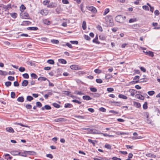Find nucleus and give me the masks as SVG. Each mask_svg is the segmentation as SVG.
<instances>
[{"mask_svg": "<svg viewBox=\"0 0 160 160\" xmlns=\"http://www.w3.org/2000/svg\"><path fill=\"white\" fill-rule=\"evenodd\" d=\"M86 8L92 12L94 13L97 12L96 8L93 6L89 5L87 6H86Z\"/></svg>", "mask_w": 160, "mask_h": 160, "instance_id": "f257e3e1", "label": "nucleus"}, {"mask_svg": "<svg viewBox=\"0 0 160 160\" xmlns=\"http://www.w3.org/2000/svg\"><path fill=\"white\" fill-rule=\"evenodd\" d=\"M88 133L92 134H100L101 132L98 130L90 129V131H89Z\"/></svg>", "mask_w": 160, "mask_h": 160, "instance_id": "f03ea898", "label": "nucleus"}, {"mask_svg": "<svg viewBox=\"0 0 160 160\" xmlns=\"http://www.w3.org/2000/svg\"><path fill=\"white\" fill-rule=\"evenodd\" d=\"M70 68L74 70H79L81 69L80 67L77 65H71Z\"/></svg>", "mask_w": 160, "mask_h": 160, "instance_id": "7ed1b4c3", "label": "nucleus"}, {"mask_svg": "<svg viewBox=\"0 0 160 160\" xmlns=\"http://www.w3.org/2000/svg\"><path fill=\"white\" fill-rule=\"evenodd\" d=\"M143 52L144 53H145L146 55H148L150 56L151 57H153V53L152 52L150 51H143Z\"/></svg>", "mask_w": 160, "mask_h": 160, "instance_id": "20e7f679", "label": "nucleus"}, {"mask_svg": "<svg viewBox=\"0 0 160 160\" xmlns=\"http://www.w3.org/2000/svg\"><path fill=\"white\" fill-rule=\"evenodd\" d=\"M57 4L54 2H52L47 6V7L48 8H53L56 7Z\"/></svg>", "mask_w": 160, "mask_h": 160, "instance_id": "39448f33", "label": "nucleus"}, {"mask_svg": "<svg viewBox=\"0 0 160 160\" xmlns=\"http://www.w3.org/2000/svg\"><path fill=\"white\" fill-rule=\"evenodd\" d=\"M48 11L46 10H42L40 12V13L42 15L46 16L48 14Z\"/></svg>", "mask_w": 160, "mask_h": 160, "instance_id": "423d86ee", "label": "nucleus"}, {"mask_svg": "<svg viewBox=\"0 0 160 160\" xmlns=\"http://www.w3.org/2000/svg\"><path fill=\"white\" fill-rule=\"evenodd\" d=\"M129 92L131 93V95L132 96H134L135 94L137 92V91L133 89H130Z\"/></svg>", "mask_w": 160, "mask_h": 160, "instance_id": "0eeeda50", "label": "nucleus"}, {"mask_svg": "<svg viewBox=\"0 0 160 160\" xmlns=\"http://www.w3.org/2000/svg\"><path fill=\"white\" fill-rule=\"evenodd\" d=\"M54 121L56 122H65L66 121V119L64 118H59L55 119Z\"/></svg>", "mask_w": 160, "mask_h": 160, "instance_id": "6e6552de", "label": "nucleus"}, {"mask_svg": "<svg viewBox=\"0 0 160 160\" xmlns=\"http://www.w3.org/2000/svg\"><path fill=\"white\" fill-rule=\"evenodd\" d=\"M51 109V106L48 105H45L44 107H42L41 108V109L42 110H44L45 109L46 110H50Z\"/></svg>", "mask_w": 160, "mask_h": 160, "instance_id": "1a4fd4ad", "label": "nucleus"}, {"mask_svg": "<svg viewBox=\"0 0 160 160\" xmlns=\"http://www.w3.org/2000/svg\"><path fill=\"white\" fill-rule=\"evenodd\" d=\"M152 25L154 27L153 29H160V26L157 27V26L158 25V24L157 22H153L152 23Z\"/></svg>", "mask_w": 160, "mask_h": 160, "instance_id": "9d476101", "label": "nucleus"}, {"mask_svg": "<svg viewBox=\"0 0 160 160\" xmlns=\"http://www.w3.org/2000/svg\"><path fill=\"white\" fill-rule=\"evenodd\" d=\"M42 22L44 24L48 25H49L50 23V21L48 20L47 19H43L42 20Z\"/></svg>", "mask_w": 160, "mask_h": 160, "instance_id": "9b49d317", "label": "nucleus"}, {"mask_svg": "<svg viewBox=\"0 0 160 160\" xmlns=\"http://www.w3.org/2000/svg\"><path fill=\"white\" fill-rule=\"evenodd\" d=\"M135 97L140 100H143L144 98V97L142 95L137 94L135 95Z\"/></svg>", "mask_w": 160, "mask_h": 160, "instance_id": "f8f14e48", "label": "nucleus"}, {"mask_svg": "<svg viewBox=\"0 0 160 160\" xmlns=\"http://www.w3.org/2000/svg\"><path fill=\"white\" fill-rule=\"evenodd\" d=\"M11 153L13 155H20V152L16 151H12L11 152Z\"/></svg>", "mask_w": 160, "mask_h": 160, "instance_id": "ddd939ff", "label": "nucleus"}, {"mask_svg": "<svg viewBox=\"0 0 160 160\" xmlns=\"http://www.w3.org/2000/svg\"><path fill=\"white\" fill-rule=\"evenodd\" d=\"M38 80L40 82H42L43 81H45L46 80L47 81V80H48V79H47L46 78L42 77H40L38 78Z\"/></svg>", "mask_w": 160, "mask_h": 160, "instance_id": "4468645a", "label": "nucleus"}, {"mask_svg": "<svg viewBox=\"0 0 160 160\" xmlns=\"http://www.w3.org/2000/svg\"><path fill=\"white\" fill-rule=\"evenodd\" d=\"M28 83V81L27 80H24L22 83V85L23 86L25 87L26 86Z\"/></svg>", "mask_w": 160, "mask_h": 160, "instance_id": "2eb2a0df", "label": "nucleus"}, {"mask_svg": "<svg viewBox=\"0 0 160 160\" xmlns=\"http://www.w3.org/2000/svg\"><path fill=\"white\" fill-rule=\"evenodd\" d=\"M6 130L7 131L9 132H14L13 129L11 127L7 128H6Z\"/></svg>", "mask_w": 160, "mask_h": 160, "instance_id": "dca6fc26", "label": "nucleus"}, {"mask_svg": "<svg viewBox=\"0 0 160 160\" xmlns=\"http://www.w3.org/2000/svg\"><path fill=\"white\" fill-rule=\"evenodd\" d=\"M58 62L62 64H65L67 63V61L63 59H59L58 60Z\"/></svg>", "mask_w": 160, "mask_h": 160, "instance_id": "f3484780", "label": "nucleus"}, {"mask_svg": "<svg viewBox=\"0 0 160 160\" xmlns=\"http://www.w3.org/2000/svg\"><path fill=\"white\" fill-rule=\"evenodd\" d=\"M82 98L83 99L87 100H90L92 99V98H90L89 96L87 95L83 96Z\"/></svg>", "mask_w": 160, "mask_h": 160, "instance_id": "a211bd4d", "label": "nucleus"}, {"mask_svg": "<svg viewBox=\"0 0 160 160\" xmlns=\"http://www.w3.org/2000/svg\"><path fill=\"white\" fill-rule=\"evenodd\" d=\"M17 100L20 102H23L24 101V98L23 97H20L17 98Z\"/></svg>", "mask_w": 160, "mask_h": 160, "instance_id": "6ab92c4d", "label": "nucleus"}, {"mask_svg": "<svg viewBox=\"0 0 160 160\" xmlns=\"http://www.w3.org/2000/svg\"><path fill=\"white\" fill-rule=\"evenodd\" d=\"M118 97L120 98H122L124 99H127L128 98L127 97L122 94H119L118 95Z\"/></svg>", "mask_w": 160, "mask_h": 160, "instance_id": "aec40b11", "label": "nucleus"}, {"mask_svg": "<svg viewBox=\"0 0 160 160\" xmlns=\"http://www.w3.org/2000/svg\"><path fill=\"white\" fill-rule=\"evenodd\" d=\"M122 17L121 15H118L115 18L116 21L118 22H119V20L121 19Z\"/></svg>", "mask_w": 160, "mask_h": 160, "instance_id": "412c9836", "label": "nucleus"}, {"mask_svg": "<svg viewBox=\"0 0 160 160\" xmlns=\"http://www.w3.org/2000/svg\"><path fill=\"white\" fill-rule=\"evenodd\" d=\"M27 151H25L23 152H22L21 153H20L19 155L26 157L27 156Z\"/></svg>", "mask_w": 160, "mask_h": 160, "instance_id": "4be33fe9", "label": "nucleus"}, {"mask_svg": "<svg viewBox=\"0 0 160 160\" xmlns=\"http://www.w3.org/2000/svg\"><path fill=\"white\" fill-rule=\"evenodd\" d=\"M28 29L30 30H37L38 28L36 27H30L28 28Z\"/></svg>", "mask_w": 160, "mask_h": 160, "instance_id": "5701e85b", "label": "nucleus"}, {"mask_svg": "<svg viewBox=\"0 0 160 160\" xmlns=\"http://www.w3.org/2000/svg\"><path fill=\"white\" fill-rule=\"evenodd\" d=\"M92 95L94 98H98L100 96V94L98 93H92Z\"/></svg>", "mask_w": 160, "mask_h": 160, "instance_id": "b1692460", "label": "nucleus"}, {"mask_svg": "<svg viewBox=\"0 0 160 160\" xmlns=\"http://www.w3.org/2000/svg\"><path fill=\"white\" fill-rule=\"evenodd\" d=\"M82 27L83 29L84 30H85L86 28V23L85 21H83L82 22Z\"/></svg>", "mask_w": 160, "mask_h": 160, "instance_id": "393cba45", "label": "nucleus"}, {"mask_svg": "<svg viewBox=\"0 0 160 160\" xmlns=\"http://www.w3.org/2000/svg\"><path fill=\"white\" fill-rule=\"evenodd\" d=\"M11 4H8L7 6H6L4 7L5 9H6V11H7V10H8L10 9L11 8Z\"/></svg>", "mask_w": 160, "mask_h": 160, "instance_id": "a878e982", "label": "nucleus"}, {"mask_svg": "<svg viewBox=\"0 0 160 160\" xmlns=\"http://www.w3.org/2000/svg\"><path fill=\"white\" fill-rule=\"evenodd\" d=\"M51 42L52 43L54 44H58L59 43V41L58 40L52 39L51 40Z\"/></svg>", "mask_w": 160, "mask_h": 160, "instance_id": "bb28decb", "label": "nucleus"}, {"mask_svg": "<svg viewBox=\"0 0 160 160\" xmlns=\"http://www.w3.org/2000/svg\"><path fill=\"white\" fill-rule=\"evenodd\" d=\"M27 155H34L35 154V152L32 151H27Z\"/></svg>", "mask_w": 160, "mask_h": 160, "instance_id": "cd10ccee", "label": "nucleus"}, {"mask_svg": "<svg viewBox=\"0 0 160 160\" xmlns=\"http://www.w3.org/2000/svg\"><path fill=\"white\" fill-rule=\"evenodd\" d=\"M29 23V22L28 21H24L22 22V23L21 24V25H27Z\"/></svg>", "mask_w": 160, "mask_h": 160, "instance_id": "c85d7f7f", "label": "nucleus"}, {"mask_svg": "<svg viewBox=\"0 0 160 160\" xmlns=\"http://www.w3.org/2000/svg\"><path fill=\"white\" fill-rule=\"evenodd\" d=\"M14 124H15V125H20L22 126V127H28V128H29V127L27 126V125H24L22 123H18V122H16V123H14Z\"/></svg>", "mask_w": 160, "mask_h": 160, "instance_id": "c756f323", "label": "nucleus"}, {"mask_svg": "<svg viewBox=\"0 0 160 160\" xmlns=\"http://www.w3.org/2000/svg\"><path fill=\"white\" fill-rule=\"evenodd\" d=\"M33 99V98L31 96H28L27 97V100L29 101H31Z\"/></svg>", "mask_w": 160, "mask_h": 160, "instance_id": "7c9ffc66", "label": "nucleus"}, {"mask_svg": "<svg viewBox=\"0 0 160 160\" xmlns=\"http://www.w3.org/2000/svg\"><path fill=\"white\" fill-rule=\"evenodd\" d=\"M11 16L13 18H16L17 16V14L16 13H10Z\"/></svg>", "mask_w": 160, "mask_h": 160, "instance_id": "2f4dec72", "label": "nucleus"}, {"mask_svg": "<svg viewBox=\"0 0 160 160\" xmlns=\"http://www.w3.org/2000/svg\"><path fill=\"white\" fill-rule=\"evenodd\" d=\"M72 107V105L70 103H67L65 104L64 107L65 108H70Z\"/></svg>", "mask_w": 160, "mask_h": 160, "instance_id": "473e14b6", "label": "nucleus"}, {"mask_svg": "<svg viewBox=\"0 0 160 160\" xmlns=\"http://www.w3.org/2000/svg\"><path fill=\"white\" fill-rule=\"evenodd\" d=\"M47 62L51 64H53L54 63V61L52 59H49L47 61Z\"/></svg>", "mask_w": 160, "mask_h": 160, "instance_id": "72a5a7b5", "label": "nucleus"}, {"mask_svg": "<svg viewBox=\"0 0 160 160\" xmlns=\"http://www.w3.org/2000/svg\"><path fill=\"white\" fill-rule=\"evenodd\" d=\"M31 76L32 78H33L34 79H36L38 78V76L37 75L34 73H32L31 74Z\"/></svg>", "mask_w": 160, "mask_h": 160, "instance_id": "f704fd0d", "label": "nucleus"}, {"mask_svg": "<svg viewBox=\"0 0 160 160\" xmlns=\"http://www.w3.org/2000/svg\"><path fill=\"white\" fill-rule=\"evenodd\" d=\"M146 156L147 157H152V158H155L156 157V155L152 154L151 153H148L146 154Z\"/></svg>", "mask_w": 160, "mask_h": 160, "instance_id": "c9c22d12", "label": "nucleus"}, {"mask_svg": "<svg viewBox=\"0 0 160 160\" xmlns=\"http://www.w3.org/2000/svg\"><path fill=\"white\" fill-rule=\"evenodd\" d=\"M98 37H97V36H96L95 38L93 40L92 42H95L97 44H99L100 42H99L98 41Z\"/></svg>", "mask_w": 160, "mask_h": 160, "instance_id": "e433bc0d", "label": "nucleus"}, {"mask_svg": "<svg viewBox=\"0 0 160 160\" xmlns=\"http://www.w3.org/2000/svg\"><path fill=\"white\" fill-rule=\"evenodd\" d=\"M26 7L24 6L23 5V4H22L21 5V7H20V9L21 10V11H22V12H23V11L25 9H26Z\"/></svg>", "mask_w": 160, "mask_h": 160, "instance_id": "4c0bfd02", "label": "nucleus"}, {"mask_svg": "<svg viewBox=\"0 0 160 160\" xmlns=\"http://www.w3.org/2000/svg\"><path fill=\"white\" fill-rule=\"evenodd\" d=\"M94 71L96 73L98 74L102 72V71L98 69H95Z\"/></svg>", "mask_w": 160, "mask_h": 160, "instance_id": "58836bf2", "label": "nucleus"}, {"mask_svg": "<svg viewBox=\"0 0 160 160\" xmlns=\"http://www.w3.org/2000/svg\"><path fill=\"white\" fill-rule=\"evenodd\" d=\"M132 27L133 29H137L139 27V25L138 24H134L132 25Z\"/></svg>", "mask_w": 160, "mask_h": 160, "instance_id": "ea45409f", "label": "nucleus"}, {"mask_svg": "<svg viewBox=\"0 0 160 160\" xmlns=\"http://www.w3.org/2000/svg\"><path fill=\"white\" fill-rule=\"evenodd\" d=\"M52 105L55 107L57 108H59L60 107V105L56 103H53Z\"/></svg>", "mask_w": 160, "mask_h": 160, "instance_id": "a19ab883", "label": "nucleus"}, {"mask_svg": "<svg viewBox=\"0 0 160 160\" xmlns=\"http://www.w3.org/2000/svg\"><path fill=\"white\" fill-rule=\"evenodd\" d=\"M55 10L58 14H59L61 12V8L60 7H58Z\"/></svg>", "mask_w": 160, "mask_h": 160, "instance_id": "79ce46f5", "label": "nucleus"}, {"mask_svg": "<svg viewBox=\"0 0 160 160\" xmlns=\"http://www.w3.org/2000/svg\"><path fill=\"white\" fill-rule=\"evenodd\" d=\"M25 106V107L27 109H31L32 108V105H31L29 104H26Z\"/></svg>", "mask_w": 160, "mask_h": 160, "instance_id": "37998d69", "label": "nucleus"}, {"mask_svg": "<svg viewBox=\"0 0 160 160\" xmlns=\"http://www.w3.org/2000/svg\"><path fill=\"white\" fill-rule=\"evenodd\" d=\"M90 90L92 92H96L97 91V89L95 88H90Z\"/></svg>", "mask_w": 160, "mask_h": 160, "instance_id": "c03bdc74", "label": "nucleus"}, {"mask_svg": "<svg viewBox=\"0 0 160 160\" xmlns=\"http://www.w3.org/2000/svg\"><path fill=\"white\" fill-rule=\"evenodd\" d=\"M109 12V8H106L104 12L103 13V15H105L107 14Z\"/></svg>", "mask_w": 160, "mask_h": 160, "instance_id": "a18cd8bd", "label": "nucleus"}, {"mask_svg": "<svg viewBox=\"0 0 160 160\" xmlns=\"http://www.w3.org/2000/svg\"><path fill=\"white\" fill-rule=\"evenodd\" d=\"M11 82L10 81L7 82L5 83V85L7 87L10 86L11 85Z\"/></svg>", "mask_w": 160, "mask_h": 160, "instance_id": "49530a36", "label": "nucleus"}, {"mask_svg": "<svg viewBox=\"0 0 160 160\" xmlns=\"http://www.w3.org/2000/svg\"><path fill=\"white\" fill-rule=\"evenodd\" d=\"M36 106L37 107H38L39 108H40L42 107V103L39 102H36Z\"/></svg>", "mask_w": 160, "mask_h": 160, "instance_id": "de8ad7c7", "label": "nucleus"}, {"mask_svg": "<svg viewBox=\"0 0 160 160\" xmlns=\"http://www.w3.org/2000/svg\"><path fill=\"white\" fill-rule=\"evenodd\" d=\"M155 93V92L153 91H148V93L150 96L153 95Z\"/></svg>", "mask_w": 160, "mask_h": 160, "instance_id": "09e8293b", "label": "nucleus"}, {"mask_svg": "<svg viewBox=\"0 0 160 160\" xmlns=\"http://www.w3.org/2000/svg\"><path fill=\"white\" fill-rule=\"evenodd\" d=\"M63 92H64L63 93L67 95V96H70V94H71V92L69 91H64Z\"/></svg>", "mask_w": 160, "mask_h": 160, "instance_id": "8fccbe9b", "label": "nucleus"}, {"mask_svg": "<svg viewBox=\"0 0 160 160\" xmlns=\"http://www.w3.org/2000/svg\"><path fill=\"white\" fill-rule=\"evenodd\" d=\"M75 93L77 94H78L80 95H82L84 94L81 92H79L78 91H76L75 92Z\"/></svg>", "mask_w": 160, "mask_h": 160, "instance_id": "3c124183", "label": "nucleus"}, {"mask_svg": "<svg viewBox=\"0 0 160 160\" xmlns=\"http://www.w3.org/2000/svg\"><path fill=\"white\" fill-rule=\"evenodd\" d=\"M8 79L11 81H14V78L13 77L10 76L8 77Z\"/></svg>", "mask_w": 160, "mask_h": 160, "instance_id": "603ef678", "label": "nucleus"}, {"mask_svg": "<svg viewBox=\"0 0 160 160\" xmlns=\"http://www.w3.org/2000/svg\"><path fill=\"white\" fill-rule=\"evenodd\" d=\"M23 77L25 78H29V75L28 73H26L22 75Z\"/></svg>", "mask_w": 160, "mask_h": 160, "instance_id": "864d4df0", "label": "nucleus"}, {"mask_svg": "<svg viewBox=\"0 0 160 160\" xmlns=\"http://www.w3.org/2000/svg\"><path fill=\"white\" fill-rule=\"evenodd\" d=\"M105 147L107 149H110L111 148V146L110 145L108 144H106L105 145Z\"/></svg>", "mask_w": 160, "mask_h": 160, "instance_id": "5fc2aeb1", "label": "nucleus"}, {"mask_svg": "<svg viewBox=\"0 0 160 160\" xmlns=\"http://www.w3.org/2000/svg\"><path fill=\"white\" fill-rule=\"evenodd\" d=\"M142 138L141 136H134L132 138L133 139H139Z\"/></svg>", "mask_w": 160, "mask_h": 160, "instance_id": "6e6d98bb", "label": "nucleus"}, {"mask_svg": "<svg viewBox=\"0 0 160 160\" xmlns=\"http://www.w3.org/2000/svg\"><path fill=\"white\" fill-rule=\"evenodd\" d=\"M25 68L22 67H20L19 69V70L21 72H24L25 71Z\"/></svg>", "mask_w": 160, "mask_h": 160, "instance_id": "4d7b16f0", "label": "nucleus"}, {"mask_svg": "<svg viewBox=\"0 0 160 160\" xmlns=\"http://www.w3.org/2000/svg\"><path fill=\"white\" fill-rule=\"evenodd\" d=\"M107 90L109 92H111L114 91V89L113 88H108L107 89Z\"/></svg>", "mask_w": 160, "mask_h": 160, "instance_id": "13d9d810", "label": "nucleus"}, {"mask_svg": "<svg viewBox=\"0 0 160 160\" xmlns=\"http://www.w3.org/2000/svg\"><path fill=\"white\" fill-rule=\"evenodd\" d=\"M96 82L97 83H102V81L100 79H96Z\"/></svg>", "mask_w": 160, "mask_h": 160, "instance_id": "bf43d9fd", "label": "nucleus"}, {"mask_svg": "<svg viewBox=\"0 0 160 160\" xmlns=\"http://www.w3.org/2000/svg\"><path fill=\"white\" fill-rule=\"evenodd\" d=\"M143 107L144 109H146L147 108V103L146 102L143 105Z\"/></svg>", "mask_w": 160, "mask_h": 160, "instance_id": "052dcab7", "label": "nucleus"}, {"mask_svg": "<svg viewBox=\"0 0 160 160\" xmlns=\"http://www.w3.org/2000/svg\"><path fill=\"white\" fill-rule=\"evenodd\" d=\"M80 8H81V9L82 11L84 13L85 12V11L83 9V8L84 7V6H83V5L82 3L81 5H80Z\"/></svg>", "mask_w": 160, "mask_h": 160, "instance_id": "680f3d73", "label": "nucleus"}, {"mask_svg": "<svg viewBox=\"0 0 160 160\" xmlns=\"http://www.w3.org/2000/svg\"><path fill=\"white\" fill-rule=\"evenodd\" d=\"M15 93L14 92H12L11 93V96L12 98H15Z\"/></svg>", "mask_w": 160, "mask_h": 160, "instance_id": "e2e57ef3", "label": "nucleus"}, {"mask_svg": "<svg viewBox=\"0 0 160 160\" xmlns=\"http://www.w3.org/2000/svg\"><path fill=\"white\" fill-rule=\"evenodd\" d=\"M70 42L72 44H78V42L77 41H71Z\"/></svg>", "mask_w": 160, "mask_h": 160, "instance_id": "0e129e2a", "label": "nucleus"}, {"mask_svg": "<svg viewBox=\"0 0 160 160\" xmlns=\"http://www.w3.org/2000/svg\"><path fill=\"white\" fill-rule=\"evenodd\" d=\"M97 29L99 30L100 32H102V29L100 25H98L97 27Z\"/></svg>", "mask_w": 160, "mask_h": 160, "instance_id": "69168bd1", "label": "nucleus"}, {"mask_svg": "<svg viewBox=\"0 0 160 160\" xmlns=\"http://www.w3.org/2000/svg\"><path fill=\"white\" fill-rule=\"evenodd\" d=\"M154 13L155 15L158 16L160 12L158 10H156L155 11Z\"/></svg>", "mask_w": 160, "mask_h": 160, "instance_id": "338daca9", "label": "nucleus"}, {"mask_svg": "<svg viewBox=\"0 0 160 160\" xmlns=\"http://www.w3.org/2000/svg\"><path fill=\"white\" fill-rule=\"evenodd\" d=\"M112 76L110 74L106 75L105 76V78L106 79H109L112 78Z\"/></svg>", "mask_w": 160, "mask_h": 160, "instance_id": "774afa93", "label": "nucleus"}]
</instances>
